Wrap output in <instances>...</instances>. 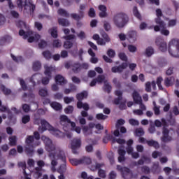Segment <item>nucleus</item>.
Listing matches in <instances>:
<instances>
[{"label": "nucleus", "mask_w": 179, "mask_h": 179, "mask_svg": "<svg viewBox=\"0 0 179 179\" xmlns=\"http://www.w3.org/2000/svg\"><path fill=\"white\" fill-rule=\"evenodd\" d=\"M41 139L45 143V149L46 152H48L49 153V157H52L57 155L62 162H65V154L64 153V151H62V150H61L59 147H57L55 144L52 143V139H50V138L45 136H42Z\"/></svg>", "instance_id": "1"}, {"label": "nucleus", "mask_w": 179, "mask_h": 179, "mask_svg": "<svg viewBox=\"0 0 179 179\" xmlns=\"http://www.w3.org/2000/svg\"><path fill=\"white\" fill-rule=\"evenodd\" d=\"M41 126L38 127V130L39 132L43 134L45 131H49L52 135H54V136H56V138H62L65 136L63 132L58 130L57 129L54 128V127L51 126L47 120L45 119H41Z\"/></svg>", "instance_id": "2"}, {"label": "nucleus", "mask_w": 179, "mask_h": 179, "mask_svg": "<svg viewBox=\"0 0 179 179\" xmlns=\"http://www.w3.org/2000/svg\"><path fill=\"white\" fill-rule=\"evenodd\" d=\"M113 24L117 27V29H122L125 27L128 23V15L125 13H120L114 15Z\"/></svg>", "instance_id": "3"}, {"label": "nucleus", "mask_w": 179, "mask_h": 179, "mask_svg": "<svg viewBox=\"0 0 179 179\" xmlns=\"http://www.w3.org/2000/svg\"><path fill=\"white\" fill-rule=\"evenodd\" d=\"M19 34L23 36V38L26 40L28 38V43H33L34 41H38L41 38V36L32 31H28L25 32L23 29L20 30Z\"/></svg>", "instance_id": "4"}, {"label": "nucleus", "mask_w": 179, "mask_h": 179, "mask_svg": "<svg viewBox=\"0 0 179 179\" xmlns=\"http://www.w3.org/2000/svg\"><path fill=\"white\" fill-rule=\"evenodd\" d=\"M176 136V131L171 128L164 127L162 130V136L161 141L165 143H169L174 141V136Z\"/></svg>", "instance_id": "5"}, {"label": "nucleus", "mask_w": 179, "mask_h": 179, "mask_svg": "<svg viewBox=\"0 0 179 179\" xmlns=\"http://www.w3.org/2000/svg\"><path fill=\"white\" fill-rule=\"evenodd\" d=\"M168 51L174 58H179V40L172 39L169 44Z\"/></svg>", "instance_id": "6"}, {"label": "nucleus", "mask_w": 179, "mask_h": 179, "mask_svg": "<svg viewBox=\"0 0 179 179\" xmlns=\"http://www.w3.org/2000/svg\"><path fill=\"white\" fill-rule=\"evenodd\" d=\"M77 99L78 100L77 103V108H83L85 111H89L90 109V107L87 104V103H83L82 101L83 99H87V92L84 91L80 94H78L77 96Z\"/></svg>", "instance_id": "7"}, {"label": "nucleus", "mask_w": 179, "mask_h": 179, "mask_svg": "<svg viewBox=\"0 0 179 179\" xmlns=\"http://www.w3.org/2000/svg\"><path fill=\"white\" fill-rule=\"evenodd\" d=\"M44 68V73L47 77H44L42 78V83L43 85H48V83H50V79H51L52 78L51 74L52 73V72H54V71H55V66H48L46 64L45 65Z\"/></svg>", "instance_id": "8"}, {"label": "nucleus", "mask_w": 179, "mask_h": 179, "mask_svg": "<svg viewBox=\"0 0 179 179\" xmlns=\"http://www.w3.org/2000/svg\"><path fill=\"white\" fill-rule=\"evenodd\" d=\"M155 44L157 45L159 51L166 52L167 51V43L164 41L162 37H157L155 41Z\"/></svg>", "instance_id": "9"}, {"label": "nucleus", "mask_w": 179, "mask_h": 179, "mask_svg": "<svg viewBox=\"0 0 179 179\" xmlns=\"http://www.w3.org/2000/svg\"><path fill=\"white\" fill-rule=\"evenodd\" d=\"M80 146H82V141L80 138H73L72 140L71 149L74 155H78V153H79V152H78V149H80Z\"/></svg>", "instance_id": "10"}, {"label": "nucleus", "mask_w": 179, "mask_h": 179, "mask_svg": "<svg viewBox=\"0 0 179 179\" xmlns=\"http://www.w3.org/2000/svg\"><path fill=\"white\" fill-rule=\"evenodd\" d=\"M157 18H155V23H157L160 27H166V22L160 18V16H163L162 10L158 8L156 10Z\"/></svg>", "instance_id": "11"}, {"label": "nucleus", "mask_w": 179, "mask_h": 179, "mask_svg": "<svg viewBox=\"0 0 179 179\" xmlns=\"http://www.w3.org/2000/svg\"><path fill=\"white\" fill-rule=\"evenodd\" d=\"M36 9V6L33 4V2L31 1L27 2H25L24 6V12L25 13H30L31 15L33 12H34V10Z\"/></svg>", "instance_id": "12"}, {"label": "nucleus", "mask_w": 179, "mask_h": 179, "mask_svg": "<svg viewBox=\"0 0 179 179\" xmlns=\"http://www.w3.org/2000/svg\"><path fill=\"white\" fill-rule=\"evenodd\" d=\"M128 68V64L127 63H122L118 66H113L111 69V71L113 73H122V72H124V69H127Z\"/></svg>", "instance_id": "13"}, {"label": "nucleus", "mask_w": 179, "mask_h": 179, "mask_svg": "<svg viewBox=\"0 0 179 179\" xmlns=\"http://www.w3.org/2000/svg\"><path fill=\"white\" fill-rule=\"evenodd\" d=\"M155 31H160L161 34L163 36H169L170 34V31L166 29V25L164 27H160V25L154 26Z\"/></svg>", "instance_id": "14"}, {"label": "nucleus", "mask_w": 179, "mask_h": 179, "mask_svg": "<svg viewBox=\"0 0 179 179\" xmlns=\"http://www.w3.org/2000/svg\"><path fill=\"white\" fill-rule=\"evenodd\" d=\"M41 80V76L40 73H35L30 78V82L33 83L34 86H36V83H38V85H40Z\"/></svg>", "instance_id": "15"}, {"label": "nucleus", "mask_w": 179, "mask_h": 179, "mask_svg": "<svg viewBox=\"0 0 179 179\" xmlns=\"http://www.w3.org/2000/svg\"><path fill=\"white\" fill-rule=\"evenodd\" d=\"M117 153L119 155L118 162L120 163H122V162H125V153H127L125 150H124L122 147H120L117 150Z\"/></svg>", "instance_id": "16"}, {"label": "nucleus", "mask_w": 179, "mask_h": 179, "mask_svg": "<svg viewBox=\"0 0 179 179\" xmlns=\"http://www.w3.org/2000/svg\"><path fill=\"white\" fill-rule=\"evenodd\" d=\"M59 122L61 125H63V127H68L69 124L71 122V120L68 118V116L65 115H62L59 117Z\"/></svg>", "instance_id": "17"}, {"label": "nucleus", "mask_w": 179, "mask_h": 179, "mask_svg": "<svg viewBox=\"0 0 179 179\" xmlns=\"http://www.w3.org/2000/svg\"><path fill=\"white\" fill-rule=\"evenodd\" d=\"M98 8L101 10L99 13L100 17H107L108 14L107 13V7L104 5H99Z\"/></svg>", "instance_id": "18"}, {"label": "nucleus", "mask_w": 179, "mask_h": 179, "mask_svg": "<svg viewBox=\"0 0 179 179\" xmlns=\"http://www.w3.org/2000/svg\"><path fill=\"white\" fill-rule=\"evenodd\" d=\"M132 98L136 104H138V103H141V101H142V96H141L139 92H138L137 91L133 92Z\"/></svg>", "instance_id": "19"}, {"label": "nucleus", "mask_w": 179, "mask_h": 179, "mask_svg": "<svg viewBox=\"0 0 179 179\" xmlns=\"http://www.w3.org/2000/svg\"><path fill=\"white\" fill-rule=\"evenodd\" d=\"M55 81L57 83V85H66V83H68V81H66V80H65V78H64V76H61V75H57L55 76Z\"/></svg>", "instance_id": "20"}, {"label": "nucleus", "mask_w": 179, "mask_h": 179, "mask_svg": "<svg viewBox=\"0 0 179 179\" xmlns=\"http://www.w3.org/2000/svg\"><path fill=\"white\" fill-rule=\"evenodd\" d=\"M24 152L27 156H33L34 155V145H25Z\"/></svg>", "instance_id": "21"}, {"label": "nucleus", "mask_w": 179, "mask_h": 179, "mask_svg": "<svg viewBox=\"0 0 179 179\" xmlns=\"http://www.w3.org/2000/svg\"><path fill=\"white\" fill-rule=\"evenodd\" d=\"M115 96H117V98L115 99L114 104L117 106V104H120L121 100H122V91L117 90L115 92Z\"/></svg>", "instance_id": "22"}, {"label": "nucleus", "mask_w": 179, "mask_h": 179, "mask_svg": "<svg viewBox=\"0 0 179 179\" xmlns=\"http://www.w3.org/2000/svg\"><path fill=\"white\" fill-rule=\"evenodd\" d=\"M174 85V77H166L164 79V85L166 87H170Z\"/></svg>", "instance_id": "23"}, {"label": "nucleus", "mask_w": 179, "mask_h": 179, "mask_svg": "<svg viewBox=\"0 0 179 179\" xmlns=\"http://www.w3.org/2000/svg\"><path fill=\"white\" fill-rule=\"evenodd\" d=\"M71 69H72L73 72H74V73H79V72H80V71H82V69L80 68V64L78 62L73 63Z\"/></svg>", "instance_id": "24"}, {"label": "nucleus", "mask_w": 179, "mask_h": 179, "mask_svg": "<svg viewBox=\"0 0 179 179\" xmlns=\"http://www.w3.org/2000/svg\"><path fill=\"white\" fill-rule=\"evenodd\" d=\"M58 23L60 26H63L64 27H68V26L71 24L69 20L65 18H59Z\"/></svg>", "instance_id": "25"}, {"label": "nucleus", "mask_w": 179, "mask_h": 179, "mask_svg": "<svg viewBox=\"0 0 179 179\" xmlns=\"http://www.w3.org/2000/svg\"><path fill=\"white\" fill-rule=\"evenodd\" d=\"M155 54V49L152 46H149L145 49V55L148 58Z\"/></svg>", "instance_id": "26"}, {"label": "nucleus", "mask_w": 179, "mask_h": 179, "mask_svg": "<svg viewBox=\"0 0 179 179\" xmlns=\"http://www.w3.org/2000/svg\"><path fill=\"white\" fill-rule=\"evenodd\" d=\"M50 106L56 111H59V110H62V105H61V103L58 102L54 101L50 103Z\"/></svg>", "instance_id": "27"}, {"label": "nucleus", "mask_w": 179, "mask_h": 179, "mask_svg": "<svg viewBox=\"0 0 179 179\" xmlns=\"http://www.w3.org/2000/svg\"><path fill=\"white\" fill-rule=\"evenodd\" d=\"M147 145L148 146H152L155 149H159L160 148V145H159V143L155 140H150L147 141Z\"/></svg>", "instance_id": "28"}, {"label": "nucleus", "mask_w": 179, "mask_h": 179, "mask_svg": "<svg viewBox=\"0 0 179 179\" xmlns=\"http://www.w3.org/2000/svg\"><path fill=\"white\" fill-rule=\"evenodd\" d=\"M33 142H34V136H27L25 139L26 145L34 146V145H33Z\"/></svg>", "instance_id": "29"}, {"label": "nucleus", "mask_w": 179, "mask_h": 179, "mask_svg": "<svg viewBox=\"0 0 179 179\" xmlns=\"http://www.w3.org/2000/svg\"><path fill=\"white\" fill-rule=\"evenodd\" d=\"M69 161L72 166H79V164H82V162H83L82 158L80 159L76 158H71L69 159Z\"/></svg>", "instance_id": "30"}, {"label": "nucleus", "mask_w": 179, "mask_h": 179, "mask_svg": "<svg viewBox=\"0 0 179 179\" xmlns=\"http://www.w3.org/2000/svg\"><path fill=\"white\" fill-rule=\"evenodd\" d=\"M10 146H16L17 143V137L16 136H11L8 138Z\"/></svg>", "instance_id": "31"}, {"label": "nucleus", "mask_w": 179, "mask_h": 179, "mask_svg": "<svg viewBox=\"0 0 179 179\" xmlns=\"http://www.w3.org/2000/svg\"><path fill=\"white\" fill-rule=\"evenodd\" d=\"M63 162V164H62L58 170V173H59L60 174H64V173H65L66 171V157H65V160L62 161Z\"/></svg>", "instance_id": "32"}, {"label": "nucleus", "mask_w": 179, "mask_h": 179, "mask_svg": "<svg viewBox=\"0 0 179 179\" xmlns=\"http://www.w3.org/2000/svg\"><path fill=\"white\" fill-rule=\"evenodd\" d=\"M57 14L59 15V16H62L63 17H69V13H68V11L64 8H59L57 10Z\"/></svg>", "instance_id": "33"}, {"label": "nucleus", "mask_w": 179, "mask_h": 179, "mask_svg": "<svg viewBox=\"0 0 179 179\" xmlns=\"http://www.w3.org/2000/svg\"><path fill=\"white\" fill-rule=\"evenodd\" d=\"M155 126H157L158 128H160L162 125L164 126V128L166 127V125H167V122H166V120L162 119V122L159 120H155Z\"/></svg>", "instance_id": "34"}, {"label": "nucleus", "mask_w": 179, "mask_h": 179, "mask_svg": "<svg viewBox=\"0 0 179 179\" xmlns=\"http://www.w3.org/2000/svg\"><path fill=\"white\" fill-rule=\"evenodd\" d=\"M58 156H60V155L58 154L56 156L49 157L51 160V166H52L55 167V166H57L58 164V162L57 161V159H61V158L58 157Z\"/></svg>", "instance_id": "35"}, {"label": "nucleus", "mask_w": 179, "mask_h": 179, "mask_svg": "<svg viewBox=\"0 0 179 179\" xmlns=\"http://www.w3.org/2000/svg\"><path fill=\"white\" fill-rule=\"evenodd\" d=\"M84 15L82 13L76 14V13H72L71 14V17L74 19V20H76L77 22H79L80 19H83Z\"/></svg>", "instance_id": "36"}, {"label": "nucleus", "mask_w": 179, "mask_h": 179, "mask_svg": "<svg viewBox=\"0 0 179 179\" xmlns=\"http://www.w3.org/2000/svg\"><path fill=\"white\" fill-rule=\"evenodd\" d=\"M41 171H43V168H38V167L35 168V173H34L35 178L38 179L40 178V177H41V176H43V173Z\"/></svg>", "instance_id": "37"}, {"label": "nucleus", "mask_w": 179, "mask_h": 179, "mask_svg": "<svg viewBox=\"0 0 179 179\" xmlns=\"http://www.w3.org/2000/svg\"><path fill=\"white\" fill-rule=\"evenodd\" d=\"M152 104L154 106L153 111L155 113V115H160V106H157V104H156V101H153Z\"/></svg>", "instance_id": "38"}, {"label": "nucleus", "mask_w": 179, "mask_h": 179, "mask_svg": "<svg viewBox=\"0 0 179 179\" xmlns=\"http://www.w3.org/2000/svg\"><path fill=\"white\" fill-rule=\"evenodd\" d=\"M12 38L9 36H3L0 39V45H3L5 43H9Z\"/></svg>", "instance_id": "39"}, {"label": "nucleus", "mask_w": 179, "mask_h": 179, "mask_svg": "<svg viewBox=\"0 0 179 179\" xmlns=\"http://www.w3.org/2000/svg\"><path fill=\"white\" fill-rule=\"evenodd\" d=\"M111 86L110 85V83H108V80H105L104 81V85H103V90L105 92H107L108 93H110V92H111Z\"/></svg>", "instance_id": "40"}, {"label": "nucleus", "mask_w": 179, "mask_h": 179, "mask_svg": "<svg viewBox=\"0 0 179 179\" xmlns=\"http://www.w3.org/2000/svg\"><path fill=\"white\" fill-rule=\"evenodd\" d=\"M49 33H50L53 38H57L58 37V31L57 30V27H53L49 29Z\"/></svg>", "instance_id": "41"}, {"label": "nucleus", "mask_w": 179, "mask_h": 179, "mask_svg": "<svg viewBox=\"0 0 179 179\" xmlns=\"http://www.w3.org/2000/svg\"><path fill=\"white\" fill-rule=\"evenodd\" d=\"M38 93L41 97H47L48 96V90H47V88L40 89Z\"/></svg>", "instance_id": "42"}, {"label": "nucleus", "mask_w": 179, "mask_h": 179, "mask_svg": "<svg viewBox=\"0 0 179 179\" xmlns=\"http://www.w3.org/2000/svg\"><path fill=\"white\" fill-rule=\"evenodd\" d=\"M135 134L136 136H143L145 135V130L142 127L137 128L135 130Z\"/></svg>", "instance_id": "43"}, {"label": "nucleus", "mask_w": 179, "mask_h": 179, "mask_svg": "<svg viewBox=\"0 0 179 179\" xmlns=\"http://www.w3.org/2000/svg\"><path fill=\"white\" fill-rule=\"evenodd\" d=\"M133 13L137 19H139V20H142V16L141 15V13H139V11L138 10V7L134 6L133 8Z\"/></svg>", "instance_id": "44"}, {"label": "nucleus", "mask_w": 179, "mask_h": 179, "mask_svg": "<svg viewBox=\"0 0 179 179\" xmlns=\"http://www.w3.org/2000/svg\"><path fill=\"white\" fill-rule=\"evenodd\" d=\"M41 69V63L38 61L34 62L33 70L35 71H40Z\"/></svg>", "instance_id": "45"}, {"label": "nucleus", "mask_w": 179, "mask_h": 179, "mask_svg": "<svg viewBox=\"0 0 179 179\" xmlns=\"http://www.w3.org/2000/svg\"><path fill=\"white\" fill-rule=\"evenodd\" d=\"M145 160H149V158L146 156H143L141 159L138 161V163H135V166H142L145 163Z\"/></svg>", "instance_id": "46"}, {"label": "nucleus", "mask_w": 179, "mask_h": 179, "mask_svg": "<svg viewBox=\"0 0 179 179\" xmlns=\"http://www.w3.org/2000/svg\"><path fill=\"white\" fill-rule=\"evenodd\" d=\"M69 124H71L73 131H76L77 134H80V127H76V124L73 122H70Z\"/></svg>", "instance_id": "47"}, {"label": "nucleus", "mask_w": 179, "mask_h": 179, "mask_svg": "<svg viewBox=\"0 0 179 179\" xmlns=\"http://www.w3.org/2000/svg\"><path fill=\"white\" fill-rule=\"evenodd\" d=\"M128 37H129V38L133 40V41H135L136 40V31H130L128 33Z\"/></svg>", "instance_id": "48"}, {"label": "nucleus", "mask_w": 179, "mask_h": 179, "mask_svg": "<svg viewBox=\"0 0 179 179\" xmlns=\"http://www.w3.org/2000/svg\"><path fill=\"white\" fill-rule=\"evenodd\" d=\"M73 92H76V86L72 85L71 89L64 90V94H69V93H73Z\"/></svg>", "instance_id": "49"}, {"label": "nucleus", "mask_w": 179, "mask_h": 179, "mask_svg": "<svg viewBox=\"0 0 179 179\" xmlns=\"http://www.w3.org/2000/svg\"><path fill=\"white\" fill-rule=\"evenodd\" d=\"M63 47L66 48V50H69L73 47V43L70 41H66L63 45Z\"/></svg>", "instance_id": "50"}, {"label": "nucleus", "mask_w": 179, "mask_h": 179, "mask_svg": "<svg viewBox=\"0 0 179 179\" xmlns=\"http://www.w3.org/2000/svg\"><path fill=\"white\" fill-rule=\"evenodd\" d=\"M108 116L103 115V113H98L96 115V120H99V121H104V120H107Z\"/></svg>", "instance_id": "51"}, {"label": "nucleus", "mask_w": 179, "mask_h": 179, "mask_svg": "<svg viewBox=\"0 0 179 179\" xmlns=\"http://www.w3.org/2000/svg\"><path fill=\"white\" fill-rule=\"evenodd\" d=\"M162 82H163V78L158 77L157 78L156 83H157L159 90H164L163 86L162 85Z\"/></svg>", "instance_id": "52"}, {"label": "nucleus", "mask_w": 179, "mask_h": 179, "mask_svg": "<svg viewBox=\"0 0 179 179\" xmlns=\"http://www.w3.org/2000/svg\"><path fill=\"white\" fill-rule=\"evenodd\" d=\"M122 174L124 178H125V176H128V174H132V172H131V170H129V169L127 167H123L122 170Z\"/></svg>", "instance_id": "53"}, {"label": "nucleus", "mask_w": 179, "mask_h": 179, "mask_svg": "<svg viewBox=\"0 0 179 179\" xmlns=\"http://www.w3.org/2000/svg\"><path fill=\"white\" fill-rule=\"evenodd\" d=\"M52 45H53V47H55V48H59V47H62V43L61 42L60 40L55 39L53 41Z\"/></svg>", "instance_id": "54"}, {"label": "nucleus", "mask_w": 179, "mask_h": 179, "mask_svg": "<svg viewBox=\"0 0 179 179\" xmlns=\"http://www.w3.org/2000/svg\"><path fill=\"white\" fill-rule=\"evenodd\" d=\"M18 80L20 81V85L23 90H27V85H26V82H24V80L22 78H18Z\"/></svg>", "instance_id": "55"}, {"label": "nucleus", "mask_w": 179, "mask_h": 179, "mask_svg": "<svg viewBox=\"0 0 179 179\" xmlns=\"http://www.w3.org/2000/svg\"><path fill=\"white\" fill-rule=\"evenodd\" d=\"M103 29L106 31H110L111 30V24L107 21H103Z\"/></svg>", "instance_id": "56"}, {"label": "nucleus", "mask_w": 179, "mask_h": 179, "mask_svg": "<svg viewBox=\"0 0 179 179\" xmlns=\"http://www.w3.org/2000/svg\"><path fill=\"white\" fill-rule=\"evenodd\" d=\"M82 164H92V159L89 157H83L81 158Z\"/></svg>", "instance_id": "57"}, {"label": "nucleus", "mask_w": 179, "mask_h": 179, "mask_svg": "<svg viewBox=\"0 0 179 179\" xmlns=\"http://www.w3.org/2000/svg\"><path fill=\"white\" fill-rule=\"evenodd\" d=\"M96 79L98 83H103V82L104 83V81L107 80H106V76H104V75H99Z\"/></svg>", "instance_id": "58"}, {"label": "nucleus", "mask_w": 179, "mask_h": 179, "mask_svg": "<svg viewBox=\"0 0 179 179\" xmlns=\"http://www.w3.org/2000/svg\"><path fill=\"white\" fill-rule=\"evenodd\" d=\"M86 8H87V4H80L79 7V13H81L85 15L84 10H86Z\"/></svg>", "instance_id": "59"}, {"label": "nucleus", "mask_w": 179, "mask_h": 179, "mask_svg": "<svg viewBox=\"0 0 179 179\" xmlns=\"http://www.w3.org/2000/svg\"><path fill=\"white\" fill-rule=\"evenodd\" d=\"M22 124H27V122H30V115H25L22 118Z\"/></svg>", "instance_id": "60"}, {"label": "nucleus", "mask_w": 179, "mask_h": 179, "mask_svg": "<svg viewBox=\"0 0 179 179\" xmlns=\"http://www.w3.org/2000/svg\"><path fill=\"white\" fill-rule=\"evenodd\" d=\"M1 90H2L4 94H10V93H12L10 90L6 88V87L3 85L1 86Z\"/></svg>", "instance_id": "61"}, {"label": "nucleus", "mask_w": 179, "mask_h": 179, "mask_svg": "<svg viewBox=\"0 0 179 179\" xmlns=\"http://www.w3.org/2000/svg\"><path fill=\"white\" fill-rule=\"evenodd\" d=\"M22 107L24 113H29L31 110L29 105L27 103L22 104Z\"/></svg>", "instance_id": "62"}, {"label": "nucleus", "mask_w": 179, "mask_h": 179, "mask_svg": "<svg viewBox=\"0 0 179 179\" xmlns=\"http://www.w3.org/2000/svg\"><path fill=\"white\" fill-rule=\"evenodd\" d=\"M64 113H66V114H72V113H73V106H69L64 109Z\"/></svg>", "instance_id": "63"}, {"label": "nucleus", "mask_w": 179, "mask_h": 179, "mask_svg": "<svg viewBox=\"0 0 179 179\" xmlns=\"http://www.w3.org/2000/svg\"><path fill=\"white\" fill-rule=\"evenodd\" d=\"M38 47L39 48H45L47 47V41L45 40H41L38 43Z\"/></svg>", "instance_id": "64"}]
</instances>
